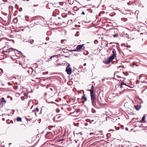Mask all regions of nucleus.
I'll list each match as a JSON object with an SVG mask.
<instances>
[{
  "label": "nucleus",
  "mask_w": 147,
  "mask_h": 147,
  "mask_svg": "<svg viewBox=\"0 0 147 147\" xmlns=\"http://www.w3.org/2000/svg\"><path fill=\"white\" fill-rule=\"evenodd\" d=\"M94 87L92 86L91 88L89 90L90 92V95L91 98L92 103L93 106H97L95 101L96 95L95 92L94 91Z\"/></svg>",
  "instance_id": "nucleus-1"
},
{
  "label": "nucleus",
  "mask_w": 147,
  "mask_h": 147,
  "mask_svg": "<svg viewBox=\"0 0 147 147\" xmlns=\"http://www.w3.org/2000/svg\"><path fill=\"white\" fill-rule=\"evenodd\" d=\"M113 54L111 55L109 57L106 61H104V63L106 64H109L115 58L116 56V53L115 50L114 49H113L112 50Z\"/></svg>",
  "instance_id": "nucleus-2"
},
{
  "label": "nucleus",
  "mask_w": 147,
  "mask_h": 147,
  "mask_svg": "<svg viewBox=\"0 0 147 147\" xmlns=\"http://www.w3.org/2000/svg\"><path fill=\"white\" fill-rule=\"evenodd\" d=\"M17 51V50L16 49H13L11 48L4 51V52L6 53H7V55L9 56H14L15 55L14 51Z\"/></svg>",
  "instance_id": "nucleus-3"
},
{
  "label": "nucleus",
  "mask_w": 147,
  "mask_h": 147,
  "mask_svg": "<svg viewBox=\"0 0 147 147\" xmlns=\"http://www.w3.org/2000/svg\"><path fill=\"white\" fill-rule=\"evenodd\" d=\"M84 44L78 45L76 47V49L75 50H71L73 51H83L85 50V47H84Z\"/></svg>",
  "instance_id": "nucleus-4"
},
{
  "label": "nucleus",
  "mask_w": 147,
  "mask_h": 147,
  "mask_svg": "<svg viewBox=\"0 0 147 147\" xmlns=\"http://www.w3.org/2000/svg\"><path fill=\"white\" fill-rule=\"evenodd\" d=\"M53 23L56 25H61L62 23V18H58L54 20Z\"/></svg>",
  "instance_id": "nucleus-5"
},
{
  "label": "nucleus",
  "mask_w": 147,
  "mask_h": 147,
  "mask_svg": "<svg viewBox=\"0 0 147 147\" xmlns=\"http://www.w3.org/2000/svg\"><path fill=\"white\" fill-rule=\"evenodd\" d=\"M58 55H54L51 56L47 61L49 62L51 61H56L57 63L59 61Z\"/></svg>",
  "instance_id": "nucleus-6"
},
{
  "label": "nucleus",
  "mask_w": 147,
  "mask_h": 147,
  "mask_svg": "<svg viewBox=\"0 0 147 147\" xmlns=\"http://www.w3.org/2000/svg\"><path fill=\"white\" fill-rule=\"evenodd\" d=\"M45 137L48 139H51L54 137V134H53L51 132H49L46 134Z\"/></svg>",
  "instance_id": "nucleus-7"
},
{
  "label": "nucleus",
  "mask_w": 147,
  "mask_h": 147,
  "mask_svg": "<svg viewBox=\"0 0 147 147\" xmlns=\"http://www.w3.org/2000/svg\"><path fill=\"white\" fill-rule=\"evenodd\" d=\"M65 71L67 74L70 75L72 73V70L71 68L69 67V65H68L66 68Z\"/></svg>",
  "instance_id": "nucleus-8"
},
{
  "label": "nucleus",
  "mask_w": 147,
  "mask_h": 147,
  "mask_svg": "<svg viewBox=\"0 0 147 147\" xmlns=\"http://www.w3.org/2000/svg\"><path fill=\"white\" fill-rule=\"evenodd\" d=\"M124 106L126 108L130 109L131 107V103L129 102H126L124 105Z\"/></svg>",
  "instance_id": "nucleus-9"
},
{
  "label": "nucleus",
  "mask_w": 147,
  "mask_h": 147,
  "mask_svg": "<svg viewBox=\"0 0 147 147\" xmlns=\"http://www.w3.org/2000/svg\"><path fill=\"white\" fill-rule=\"evenodd\" d=\"M117 30L115 29H111L109 30V32L110 34L113 36V35L114 34L117 32Z\"/></svg>",
  "instance_id": "nucleus-10"
},
{
  "label": "nucleus",
  "mask_w": 147,
  "mask_h": 147,
  "mask_svg": "<svg viewBox=\"0 0 147 147\" xmlns=\"http://www.w3.org/2000/svg\"><path fill=\"white\" fill-rule=\"evenodd\" d=\"M6 101L4 99V98L3 97H2L1 98V102H0V103H1V105L2 104V106L1 107H2L3 106V104L4 103V104L6 103Z\"/></svg>",
  "instance_id": "nucleus-11"
},
{
  "label": "nucleus",
  "mask_w": 147,
  "mask_h": 147,
  "mask_svg": "<svg viewBox=\"0 0 147 147\" xmlns=\"http://www.w3.org/2000/svg\"><path fill=\"white\" fill-rule=\"evenodd\" d=\"M62 19L63 24H67V18L63 17Z\"/></svg>",
  "instance_id": "nucleus-12"
},
{
  "label": "nucleus",
  "mask_w": 147,
  "mask_h": 147,
  "mask_svg": "<svg viewBox=\"0 0 147 147\" xmlns=\"http://www.w3.org/2000/svg\"><path fill=\"white\" fill-rule=\"evenodd\" d=\"M146 117V115L144 114L143 116V117L142 118V120L141 121V122L144 123L145 122V119Z\"/></svg>",
  "instance_id": "nucleus-13"
},
{
  "label": "nucleus",
  "mask_w": 147,
  "mask_h": 147,
  "mask_svg": "<svg viewBox=\"0 0 147 147\" xmlns=\"http://www.w3.org/2000/svg\"><path fill=\"white\" fill-rule=\"evenodd\" d=\"M134 107L136 110L138 111L140 109L141 107V105H135L134 106Z\"/></svg>",
  "instance_id": "nucleus-14"
},
{
  "label": "nucleus",
  "mask_w": 147,
  "mask_h": 147,
  "mask_svg": "<svg viewBox=\"0 0 147 147\" xmlns=\"http://www.w3.org/2000/svg\"><path fill=\"white\" fill-rule=\"evenodd\" d=\"M82 99H84V101H86L87 100V99L86 97L85 96V95L84 94L82 97Z\"/></svg>",
  "instance_id": "nucleus-15"
},
{
  "label": "nucleus",
  "mask_w": 147,
  "mask_h": 147,
  "mask_svg": "<svg viewBox=\"0 0 147 147\" xmlns=\"http://www.w3.org/2000/svg\"><path fill=\"white\" fill-rule=\"evenodd\" d=\"M113 36L114 38H117L119 37V35L118 34L117 32H116V33H115V34L113 35Z\"/></svg>",
  "instance_id": "nucleus-16"
},
{
  "label": "nucleus",
  "mask_w": 147,
  "mask_h": 147,
  "mask_svg": "<svg viewBox=\"0 0 147 147\" xmlns=\"http://www.w3.org/2000/svg\"><path fill=\"white\" fill-rule=\"evenodd\" d=\"M144 74H141V75H140L139 77V78H138V79L139 80H142L141 79V78H142V77H143L144 76Z\"/></svg>",
  "instance_id": "nucleus-17"
},
{
  "label": "nucleus",
  "mask_w": 147,
  "mask_h": 147,
  "mask_svg": "<svg viewBox=\"0 0 147 147\" xmlns=\"http://www.w3.org/2000/svg\"><path fill=\"white\" fill-rule=\"evenodd\" d=\"M56 13L58 15L59 14V12L58 11V10H55L53 11V13Z\"/></svg>",
  "instance_id": "nucleus-18"
},
{
  "label": "nucleus",
  "mask_w": 147,
  "mask_h": 147,
  "mask_svg": "<svg viewBox=\"0 0 147 147\" xmlns=\"http://www.w3.org/2000/svg\"><path fill=\"white\" fill-rule=\"evenodd\" d=\"M17 121H22V118L20 117H17Z\"/></svg>",
  "instance_id": "nucleus-19"
},
{
  "label": "nucleus",
  "mask_w": 147,
  "mask_h": 147,
  "mask_svg": "<svg viewBox=\"0 0 147 147\" xmlns=\"http://www.w3.org/2000/svg\"><path fill=\"white\" fill-rule=\"evenodd\" d=\"M48 91L49 92H51L53 91V88H49V89H48Z\"/></svg>",
  "instance_id": "nucleus-20"
},
{
  "label": "nucleus",
  "mask_w": 147,
  "mask_h": 147,
  "mask_svg": "<svg viewBox=\"0 0 147 147\" xmlns=\"http://www.w3.org/2000/svg\"><path fill=\"white\" fill-rule=\"evenodd\" d=\"M62 141V140H59V141L58 142L59 143V144H60V143H61V146H63V142H61Z\"/></svg>",
  "instance_id": "nucleus-21"
},
{
  "label": "nucleus",
  "mask_w": 147,
  "mask_h": 147,
  "mask_svg": "<svg viewBox=\"0 0 147 147\" xmlns=\"http://www.w3.org/2000/svg\"><path fill=\"white\" fill-rule=\"evenodd\" d=\"M57 66V65H61V63H59V61H58V63H56V64H55Z\"/></svg>",
  "instance_id": "nucleus-22"
},
{
  "label": "nucleus",
  "mask_w": 147,
  "mask_h": 147,
  "mask_svg": "<svg viewBox=\"0 0 147 147\" xmlns=\"http://www.w3.org/2000/svg\"><path fill=\"white\" fill-rule=\"evenodd\" d=\"M125 85L126 86H127V85H126V84H124V83L123 82H122V83H121V85H120V87H122V85Z\"/></svg>",
  "instance_id": "nucleus-23"
},
{
  "label": "nucleus",
  "mask_w": 147,
  "mask_h": 147,
  "mask_svg": "<svg viewBox=\"0 0 147 147\" xmlns=\"http://www.w3.org/2000/svg\"><path fill=\"white\" fill-rule=\"evenodd\" d=\"M72 20H67V24L69 23V24H71L72 23Z\"/></svg>",
  "instance_id": "nucleus-24"
},
{
  "label": "nucleus",
  "mask_w": 147,
  "mask_h": 147,
  "mask_svg": "<svg viewBox=\"0 0 147 147\" xmlns=\"http://www.w3.org/2000/svg\"><path fill=\"white\" fill-rule=\"evenodd\" d=\"M18 87V86H16L15 85L14 86H13V88L15 90L17 89Z\"/></svg>",
  "instance_id": "nucleus-25"
},
{
  "label": "nucleus",
  "mask_w": 147,
  "mask_h": 147,
  "mask_svg": "<svg viewBox=\"0 0 147 147\" xmlns=\"http://www.w3.org/2000/svg\"><path fill=\"white\" fill-rule=\"evenodd\" d=\"M30 42L31 44H32L34 42V40H30Z\"/></svg>",
  "instance_id": "nucleus-26"
},
{
  "label": "nucleus",
  "mask_w": 147,
  "mask_h": 147,
  "mask_svg": "<svg viewBox=\"0 0 147 147\" xmlns=\"http://www.w3.org/2000/svg\"><path fill=\"white\" fill-rule=\"evenodd\" d=\"M97 104L100 105L101 104V103L100 101H99L98 99L97 101Z\"/></svg>",
  "instance_id": "nucleus-27"
},
{
  "label": "nucleus",
  "mask_w": 147,
  "mask_h": 147,
  "mask_svg": "<svg viewBox=\"0 0 147 147\" xmlns=\"http://www.w3.org/2000/svg\"><path fill=\"white\" fill-rule=\"evenodd\" d=\"M56 111L57 113H59L60 112V111L59 109H56Z\"/></svg>",
  "instance_id": "nucleus-28"
},
{
  "label": "nucleus",
  "mask_w": 147,
  "mask_h": 147,
  "mask_svg": "<svg viewBox=\"0 0 147 147\" xmlns=\"http://www.w3.org/2000/svg\"><path fill=\"white\" fill-rule=\"evenodd\" d=\"M13 22H14L16 23L17 22V18H15L13 20Z\"/></svg>",
  "instance_id": "nucleus-29"
},
{
  "label": "nucleus",
  "mask_w": 147,
  "mask_h": 147,
  "mask_svg": "<svg viewBox=\"0 0 147 147\" xmlns=\"http://www.w3.org/2000/svg\"><path fill=\"white\" fill-rule=\"evenodd\" d=\"M36 110L37 112H38L39 111V109L38 107H36Z\"/></svg>",
  "instance_id": "nucleus-30"
},
{
  "label": "nucleus",
  "mask_w": 147,
  "mask_h": 147,
  "mask_svg": "<svg viewBox=\"0 0 147 147\" xmlns=\"http://www.w3.org/2000/svg\"><path fill=\"white\" fill-rule=\"evenodd\" d=\"M25 18H26V20L27 21H28V16H26L25 17Z\"/></svg>",
  "instance_id": "nucleus-31"
},
{
  "label": "nucleus",
  "mask_w": 147,
  "mask_h": 147,
  "mask_svg": "<svg viewBox=\"0 0 147 147\" xmlns=\"http://www.w3.org/2000/svg\"><path fill=\"white\" fill-rule=\"evenodd\" d=\"M77 134H79L80 135H81L82 136V134L81 132H79L78 133H77Z\"/></svg>",
  "instance_id": "nucleus-32"
},
{
  "label": "nucleus",
  "mask_w": 147,
  "mask_h": 147,
  "mask_svg": "<svg viewBox=\"0 0 147 147\" xmlns=\"http://www.w3.org/2000/svg\"><path fill=\"white\" fill-rule=\"evenodd\" d=\"M9 8L10 9H13V7L11 6H9Z\"/></svg>",
  "instance_id": "nucleus-33"
},
{
  "label": "nucleus",
  "mask_w": 147,
  "mask_h": 147,
  "mask_svg": "<svg viewBox=\"0 0 147 147\" xmlns=\"http://www.w3.org/2000/svg\"><path fill=\"white\" fill-rule=\"evenodd\" d=\"M61 117L60 116H58L57 117V118L58 119H60V118ZM60 120H61V119H59Z\"/></svg>",
  "instance_id": "nucleus-34"
},
{
  "label": "nucleus",
  "mask_w": 147,
  "mask_h": 147,
  "mask_svg": "<svg viewBox=\"0 0 147 147\" xmlns=\"http://www.w3.org/2000/svg\"><path fill=\"white\" fill-rule=\"evenodd\" d=\"M122 13L125 14H127V13L124 12L123 11L122 12Z\"/></svg>",
  "instance_id": "nucleus-35"
},
{
  "label": "nucleus",
  "mask_w": 147,
  "mask_h": 147,
  "mask_svg": "<svg viewBox=\"0 0 147 147\" xmlns=\"http://www.w3.org/2000/svg\"><path fill=\"white\" fill-rule=\"evenodd\" d=\"M82 14H83V15H84L85 14V13H84V11H83L82 13Z\"/></svg>",
  "instance_id": "nucleus-36"
},
{
  "label": "nucleus",
  "mask_w": 147,
  "mask_h": 147,
  "mask_svg": "<svg viewBox=\"0 0 147 147\" xmlns=\"http://www.w3.org/2000/svg\"><path fill=\"white\" fill-rule=\"evenodd\" d=\"M8 84L9 85H11V84H10V83L9 82H8Z\"/></svg>",
  "instance_id": "nucleus-37"
},
{
  "label": "nucleus",
  "mask_w": 147,
  "mask_h": 147,
  "mask_svg": "<svg viewBox=\"0 0 147 147\" xmlns=\"http://www.w3.org/2000/svg\"><path fill=\"white\" fill-rule=\"evenodd\" d=\"M32 119H27L29 121L31 120Z\"/></svg>",
  "instance_id": "nucleus-38"
},
{
  "label": "nucleus",
  "mask_w": 147,
  "mask_h": 147,
  "mask_svg": "<svg viewBox=\"0 0 147 147\" xmlns=\"http://www.w3.org/2000/svg\"><path fill=\"white\" fill-rule=\"evenodd\" d=\"M86 65V63H84V66H85Z\"/></svg>",
  "instance_id": "nucleus-39"
},
{
  "label": "nucleus",
  "mask_w": 147,
  "mask_h": 147,
  "mask_svg": "<svg viewBox=\"0 0 147 147\" xmlns=\"http://www.w3.org/2000/svg\"><path fill=\"white\" fill-rule=\"evenodd\" d=\"M49 88V86H47V89H48V88Z\"/></svg>",
  "instance_id": "nucleus-40"
},
{
  "label": "nucleus",
  "mask_w": 147,
  "mask_h": 147,
  "mask_svg": "<svg viewBox=\"0 0 147 147\" xmlns=\"http://www.w3.org/2000/svg\"><path fill=\"white\" fill-rule=\"evenodd\" d=\"M117 130H118V129H119V127H117Z\"/></svg>",
  "instance_id": "nucleus-41"
},
{
  "label": "nucleus",
  "mask_w": 147,
  "mask_h": 147,
  "mask_svg": "<svg viewBox=\"0 0 147 147\" xmlns=\"http://www.w3.org/2000/svg\"><path fill=\"white\" fill-rule=\"evenodd\" d=\"M127 129H127V128H125V129H126V130H127Z\"/></svg>",
  "instance_id": "nucleus-42"
},
{
  "label": "nucleus",
  "mask_w": 147,
  "mask_h": 147,
  "mask_svg": "<svg viewBox=\"0 0 147 147\" xmlns=\"http://www.w3.org/2000/svg\"><path fill=\"white\" fill-rule=\"evenodd\" d=\"M63 109V107H61V109Z\"/></svg>",
  "instance_id": "nucleus-43"
},
{
  "label": "nucleus",
  "mask_w": 147,
  "mask_h": 147,
  "mask_svg": "<svg viewBox=\"0 0 147 147\" xmlns=\"http://www.w3.org/2000/svg\"><path fill=\"white\" fill-rule=\"evenodd\" d=\"M68 13H69V14H70V12H68Z\"/></svg>",
  "instance_id": "nucleus-44"
},
{
  "label": "nucleus",
  "mask_w": 147,
  "mask_h": 147,
  "mask_svg": "<svg viewBox=\"0 0 147 147\" xmlns=\"http://www.w3.org/2000/svg\"><path fill=\"white\" fill-rule=\"evenodd\" d=\"M54 126H51V127H53Z\"/></svg>",
  "instance_id": "nucleus-45"
},
{
  "label": "nucleus",
  "mask_w": 147,
  "mask_h": 147,
  "mask_svg": "<svg viewBox=\"0 0 147 147\" xmlns=\"http://www.w3.org/2000/svg\"><path fill=\"white\" fill-rule=\"evenodd\" d=\"M120 67V66H119V67H118V68Z\"/></svg>",
  "instance_id": "nucleus-46"
},
{
  "label": "nucleus",
  "mask_w": 147,
  "mask_h": 147,
  "mask_svg": "<svg viewBox=\"0 0 147 147\" xmlns=\"http://www.w3.org/2000/svg\"><path fill=\"white\" fill-rule=\"evenodd\" d=\"M28 73H29V70H28Z\"/></svg>",
  "instance_id": "nucleus-47"
},
{
  "label": "nucleus",
  "mask_w": 147,
  "mask_h": 147,
  "mask_svg": "<svg viewBox=\"0 0 147 147\" xmlns=\"http://www.w3.org/2000/svg\"><path fill=\"white\" fill-rule=\"evenodd\" d=\"M19 9H22V8H20Z\"/></svg>",
  "instance_id": "nucleus-48"
},
{
  "label": "nucleus",
  "mask_w": 147,
  "mask_h": 147,
  "mask_svg": "<svg viewBox=\"0 0 147 147\" xmlns=\"http://www.w3.org/2000/svg\"><path fill=\"white\" fill-rule=\"evenodd\" d=\"M16 7H17V5L16 4Z\"/></svg>",
  "instance_id": "nucleus-49"
},
{
  "label": "nucleus",
  "mask_w": 147,
  "mask_h": 147,
  "mask_svg": "<svg viewBox=\"0 0 147 147\" xmlns=\"http://www.w3.org/2000/svg\"><path fill=\"white\" fill-rule=\"evenodd\" d=\"M79 111V110H78L77 111V112H78Z\"/></svg>",
  "instance_id": "nucleus-50"
},
{
  "label": "nucleus",
  "mask_w": 147,
  "mask_h": 147,
  "mask_svg": "<svg viewBox=\"0 0 147 147\" xmlns=\"http://www.w3.org/2000/svg\"><path fill=\"white\" fill-rule=\"evenodd\" d=\"M127 4H128V5H129V3H127Z\"/></svg>",
  "instance_id": "nucleus-51"
},
{
  "label": "nucleus",
  "mask_w": 147,
  "mask_h": 147,
  "mask_svg": "<svg viewBox=\"0 0 147 147\" xmlns=\"http://www.w3.org/2000/svg\"><path fill=\"white\" fill-rule=\"evenodd\" d=\"M45 95H46L47 94V93H45Z\"/></svg>",
  "instance_id": "nucleus-52"
},
{
  "label": "nucleus",
  "mask_w": 147,
  "mask_h": 147,
  "mask_svg": "<svg viewBox=\"0 0 147 147\" xmlns=\"http://www.w3.org/2000/svg\"><path fill=\"white\" fill-rule=\"evenodd\" d=\"M30 69H31V70H32V68H30Z\"/></svg>",
  "instance_id": "nucleus-53"
},
{
  "label": "nucleus",
  "mask_w": 147,
  "mask_h": 147,
  "mask_svg": "<svg viewBox=\"0 0 147 147\" xmlns=\"http://www.w3.org/2000/svg\"><path fill=\"white\" fill-rule=\"evenodd\" d=\"M123 10H125V11H126V10L123 9Z\"/></svg>",
  "instance_id": "nucleus-54"
},
{
  "label": "nucleus",
  "mask_w": 147,
  "mask_h": 147,
  "mask_svg": "<svg viewBox=\"0 0 147 147\" xmlns=\"http://www.w3.org/2000/svg\"><path fill=\"white\" fill-rule=\"evenodd\" d=\"M17 10H16V11L15 12H17Z\"/></svg>",
  "instance_id": "nucleus-55"
},
{
  "label": "nucleus",
  "mask_w": 147,
  "mask_h": 147,
  "mask_svg": "<svg viewBox=\"0 0 147 147\" xmlns=\"http://www.w3.org/2000/svg\"><path fill=\"white\" fill-rule=\"evenodd\" d=\"M17 8H18L17 7H16V9H17Z\"/></svg>",
  "instance_id": "nucleus-56"
},
{
  "label": "nucleus",
  "mask_w": 147,
  "mask_h": 147,
  "mask_svg": "<svg viewBox=\"0 0 147 147\" xmlns=\"http://www.w3.org/2000/svg\"><path fill=\"white\" fill-rule=\"evenodd\" d=\"M1 103H0V107H1Z\"/></svg>",
  "instance_id": "nucleus-57"
},
{
  "label": "nucleus",
  "mask_w": 147,
  "mask_h": 147,
  "mask_svg": "<svg viewBox=\"0 0 147 147\" xmlns=\"http://www.w3.org/2000/svg\"><path fill=\"white\" fill-rule=\"evenodd\" d=\"M19 10V11H21H21H20V10Z\"/></svg>",
  "instance_id": "nucleus-58"
},
{
  "label": "nucleus",
  "mask_w": 147,
  "mask_h": 147,
  "mask_svg": "<svg viewBox=\"0 0 147 147\" xmlns=\"http://www.w3.org/2000/svg\"><path fill=\"white\" fill-rule=\"evenodd\" d=\"M78 9H79V8H78Z\"/></svg>",
  "instance_id": "nucleus-59"
}]
</instances>
